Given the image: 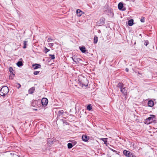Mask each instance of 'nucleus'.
I'll return each mask as SVG.
<instances>
[{
	"label": "nucleus",
	"mask_w": 157,
	"mask_h": 157,
	"mask_svg": "<svg viewBox=\"0 0 157 157\" xmlns=\"http://www.w3.org/2000/svg\"><path fill=\"white\" fill-rule=\"evenodd\" d=\"M35 90V88L34 87H32L30 89V94H32L33 93Z\"/></svg>",
	"instance_id": "6ab92c4d"
},
{
	"label": "nucleus",
	"mask_w": 157,
	"mask_h": 157,
	"mask_svg": "<svg viewBox=\"0 0 157 157\" xmlns=\"http://www.w3.org/2000/svg\"><path fill=\"white\" fill-rule=\"evenodd\" d=\"M87 109L88 110H90L92 109V107L90 105H89L87 106Z\"/></svg>",
	"instance_id": "4be33fe9"
},
{
	"label": "nucleus",
	"mask_w": 157,
	"mask_h": 157,
	"mask_svg": "<svg viewBox=\"0 0 157 157\" xmlns=\"http://www.w3.org/2000/svg\"><path fill=\"white\" fill-rule=\"evenodd\" d=\"M104 23V18H101L99 21L97 22L98 24L100 25H103Z\"/></svg>",
	"instance_id": "6e6552de"
},
{
	"label": "nucleus",
	"mask_w": 157,
	"mask_h": 157,
	"mask_svg": "<svg viewBox=\"0 0 157 157\" xmlns=\"http://www.w3.org/2000/svg\"><path fill=\"white\" fill-rule=\"evenodd\" d=\"M41 67V66L38 64H35L32 65V68L34 70L38 68H40Z\"/></svg>",
	"instance_id": "423d86ee"
},
{
	"label": "nucleus",
	"mask_w": 157,
	"mask_h": 157,
	"mask_svg": "<svg viewBox=\"0 0 157 157\" xmlns=\"http://www.w3.org/2000/svg\"><path fill=\"white\" fill-rule=\"evenodd\" d=\"M77 143L75 141H73L72 142V144L73 145H75Z\"/></svg>",
	"instance_id": "c85d7f7f"
},
{
	"label": "nucleus",
	"mask_w": 157,
	"mask_h": 157,
	"mask_svg": "<svg viewBox=\"0 0 157 157\" xmlns=\"http://www.w3.org/2000/svg\"><path fill=\"white\" fill-rule=\"evenodd\" d=\"M123 86V84L121 83H119L117 85V87H119L121 90Z\"/></svg>",
	"instance_id": "f3484780"
},
{
	"label": "nucleus",
	"mask_w": 157,
	"mask_h": 157,
	"mask_svg": "<svg viewBox=\"0 0 157 157\" xmlns=\"http://www.w3.org/2000/svg\"><path fill=\"white\" fill-rule=\"evenodd\" d=\"M73 145L72 143H69L67 144V147L69 149L71 148L72 147Z\"/></svg>",
	"instance_id": "aec40b11"
},
{
	"label": "nucleus",
	"mask_w": 157,
	"mask_h": 157,
	"mask_svg": "<svg viewBox=\"0 0 157 157\" xmlns=\"http://www.w3.org/2000/svg\"><path fill=\"white\" fill-rule=\"evenodd\" d=\"M76 13L78 16L80 17L84 13L80 9H78L76 11Z\"/></svg>",
	"instance_id": "1a4fd4ad"
},
{
	"label": "nucleus",
	"mask_w": 157,
	"mask_h": 157,
	"mask_svg": "<svg viewBox=\"0 0 157 157\" xmlns=\"http://www.w3.org/2000/svg\"><path fill=\"white\" fill-rule=\"evenodd\" d=\"M52 38H49L48 39L47 41L48 42H52Z\"/></svg>",
	"instance_id": "cd10ccee"
},
{
	"label": "nucleus",
	"mask_w": 157,
	"mask_h": 157,
	"mask_svg": "<svg viewBox=\"0 0 157 157\" xmlns=\"http://www.w3.org/2000/svg\"><path fill=\"white\" fill-rule=\"evenodd\" d=\"M13 75H10V77H11Z\"/></svg>",
	"instance_id": "4c0bfd02"
},
{
	"label": "nucleus",
	"mask_w": 157,
	"mask_h": 157,
	"mask_svg": "<svg viewBox=\"0 0 157 157\" xmlns=\"http://www.w3.org/2000/svg\"><path fill=\"white\" fill-rule=\"evenodd\" d=\"M80 51L82 53H85L86 51V48L84 46L79 47Z\"/></svg>",
	"instance_id": "4468645a"
},
{
	"label": "nucleus",
	"mask_w": 157,
	"mask_h": 157,
	"mask_svg": "<svg viewBox=\"0 0 157 157\" xmlns=\"http://www.w3.org/2000/svg\"><path fill=\"white\" fill-rule=\"evenodd\" d=\"M82 81H80L79 82L80 83V84L82 85V86H86L88 85L87 82L88 81L87 79L85 78L84 80Z\"/></svg>",
	"instance_id": "20e7f679"
},
{
	"label": "nucleus",
	"mask_w": 157,
	"mask_h": 157,
	"mask_svg": "<svg viewBox=\"0 0 157 157\" xmlns=\"http://www.w3.org/2000/svg\"><path fill=\"white\" fill-rule=\"evenodd\" d=\"M48 143L49 144H53V141L51 142L50 141H48Z\"/></svg>",
	"instance_id": "7c9ffc66"
},
{
	"label": "nucleus",
	"mask_w": 157,
	"mask_h": 157,
	"mask_svg": "<svg viewBox=\"0 0 157 157\" xmlns=\"http://www.w3.org/2000/svg\"><path fill=\"white\" fill-rule=\"evenodd\" d=\"M121 92L124 94V95L126 94L127 93V90L126 88L125 87H124L123 88H122L121 90Z\"/></svg>",
	"instance_id": "ddd939ff"
},
{
	"label": "nucleus",
	"mask_w": 157,
	"mask_h": 157,
	"mask_svg": "<svg viewBox=\"0 0 157 157\" xmlns=\"http://www.w3.org/2000/svg\"><path fill=\"white\" fill-rule=\"evenodd\" d=\"M147 104L149 106L152 107L154 105V102L152 101H149L148 102Z\"/></svg>",
	"instance_id": "f8f14e48"
},
{
	"label": "nucleus",
	"mask_w": 157,
	"mask_h": 157,
	"mask_svg": "<svg viewBox=\"0 0 157 157\" xmlns=\"http://www.w3.org/2000/svg\"><path fill=\"white\" fill-rule=\"evenodd\" d=\"M64 113V111L63 110H59L58 112V114L59 116L62 115Z\"/></svg>",
	"instance_id": "412c9836"
},
{
	"label": "nucleus",
	"mask_w": 157,
	"mask_h": 157,
	"mask_svg": "<svg viewBox=\"0 0 157 157\" xmlns=\"http://www.w3.org/2000/svg\"><path fill=\"white\" fill-rule=\"evenodd\" d=\"M155 116L154 115H151L150 116L147 118L146 120V122L147 124H149L151 123L153 120Z\"/></svg>",
	"instance_id": "f03ea898"
},
{
	"label": "nucleus",
	"mask_w": 157,
	"mask_h": 157,
	"mask_svg": "<svg viewBox=\"0 0 157 157\" xmlns=\"http://www.w3.org/2000/svg\"><path fill=\"white\" fill-rule=\"evenodd\" d=\"M49 50L48 49L46 48H45V49H44V52L45 53H46L48 52L49 51Z\"/></svg>",
	"instance_id": "393cba45"
},
{
	"label": "nucleus",
	"mask_w": 157,
	"mask_h": 157,
	"mask_svg": "<svg viewBox=\"0 0 157 157\" xmlns=\"http://www.w3.org/2000/svg\"><path fill=\"white\" fill-rule=\"evenodd\" d=\"M98 41V37L96 36H94V43L96 44Z\"/></svg>",
	"instance_id": "dca6fc26"
},
{
	"label": "nucleus",
	"mask_w": 157,
	"mask_h": 157,
	"mask_svg": "<svg viewBox=\"0 0 157 157\" xmlns=\"http://www.w3.org/2000/svg\"><path fill=\"white\" fill-rule=\"evenodd\" d=\"M148 44H149V42H148V40H146L145 41V42L144 43V44L146 46H147Z\"/></svg>",
	"instance_id": "a878e982"
},
{
	"label": "nucleus",
	"mask_w": 157,
	"mask_h": 157,
	"mask_svg": "<svg viewBox=\"0 0 157 157\" xmlns=\"http://www.w3.org/2000/svg\"><path fill=\"white\" fill-rule=\"evenodd\" d=\"M40 72V71H35L34 72L33 74L35 75H38Z\"/></svg>",
	"instance_id": "b1692460"
},
{
	"label": "nucleus",
	"mask_w": 157,
	"mask_h": 157,
	"mask_svg": "<svg viewBox=\"0 0 157 157\" xmlns=\"http://www.w3.org/2000/svg\"><path fill=\"white\" fill-rule=\"evenodd\" d=\"M140 21L142 22H144V17H143L141 18L140 19Z\"/></svg>",
	"instance_id": "bb28decb"
},
{
	"label": "nucleus",
	"mask_w": 157,
	"mask_h": 157,
	"mask_svg": "<svg viewBox=\"0 0 157 157\" xmlns=\"http://www.w3.org/2000/svg\"><path fill=\"white\" fill-rule=\"evenodd\" d=\"M33 109V110H37V109Z\"/></svg>",
	"instance_id": "c9c22d12"
},
{
	"label": "nucleus",
	"mask_w": 157,
	"mask_h": 157,
	"mask_svg": "<svg viewBox=\"0 0 157 157\" xmlns=\"http://www.w3.org/2000/svg\"><path fill=\"white\" fill-rule=\"evenodd\" d=\"M10 71H11V70H10Z\"/></svg>",
	"instance_id": "58836bf2"
},
{
	"label": "nucleus",
	"mask_w": 157,
	"mask_h": 157,
	"mask_svg": "<svg viewBox=\"0 0 157 157\" xmlns=\"http://www.w3.org/2000/svg\"><path fill=\"white\" fill-rule=\"evenodd\" d=\"M125 71H126V72H128L129 70L128 68H126L125 69Z\"/></svg>",
	"instance_id": "473e14b6"
},
{
	"label": "nucleus",
	"mask_w": 157,
	"mask_h": 157,
	"mask_svg": "<svg viewBox=\"0 0 157 157\" xmlns=\"http://www.w3.org/2000/svg\"><path fill=\"white\" fill-rule=\"evenodd\" d=\"M48 45L49 46L52 47L53 45V43H49Z\"/></svg>",
	"instance_id": "c756f323"
},
{
	"label": "nucleus",
	"mask_w": 157,
	"mask_h": 157,
	"mask_svg": "<svg viewBox=\"0 0 157 157\" xmlns=\"http://www.w3.org/2000/svg\"><path fill=\"white\" fill-rule=\"evenodd\" d=\"M128 24L130 26H132L133 24V20L130 19L128 22Z\"/></svg>",
	"instance_id": "2eb2a0df"
},
{
	"label": "nucleus",
	"mask_w": 157,
	"mask_h": 157,
	"mask_svg": "<svg viewBox=\"0 0 157 157\" xmlns=\"http://www.w3.org/2000/svg\"><path fill=\"white\" fill-rule=\"evenodd\" d=\"M38 101L37 100H33L31 103V105L32 106L35 107H37V103Z\"/></svg>",
	"instance_id": "9d476101"
},
{
	"label": "nucleus",
	"mask_w": 157,
	"mask_h": 157,
	"mask_svg": "<svg viewBox=\"0 0 157 157\" xmlns=\"http://www.w3.org/2000/svg\"><path fill=\"white\" fill-rule=\"evenodd\" d=\"M26 48V45H24V46L23 47V48Z\"/></svg>",
	"instance_id": "f704fd0d"
},
{
	"label": "nucleus",
	"mask_w": 157,
	"mask_h": 157,
	"mask_svg": "<svg viewBox=\"0 0 157 157\" xmlns=\"http://www.w3.org/2000/svg\"><path fill=\"white\" fill-rule=\"evenodd\" d=\"M27 43V41H24V44L25 45H26V44Z\"/></svg>",
	"instance_id": "72a5a7b5"
},
{
	"label": "nucleus",
	"mask_w": 157,
	"mask_h": 157,
	"mask_svg": "<svg viewBox=\"0 0 157 157\" xmlns=\"http://www.w3.org/2000/svg\"><path fill=\"white\" fill-rule=\"evenodd\" d=\"M17 65L18 67H20L23 65V64L22 62L19 61L17 63Z\"/></svg>",
	"instance_id": "a211bd4d"
},
{
	"label": "nucleus",
	"mask_w": 157,
	"mask_h": 157,
	"mask_svg": "<svg viewBox=\"0 0 157 157\" xmlns=\"http://www.w3.org/2000/svg\"><path fill=\"white\" fill-rule=\"evenodd\" d=\"M73 61H74V62H76V61H75V59H73Z\"/></svg>",
	"instance_id": "e433bc0d"
},
{
	"label": "nucleus",
	"mask_w": 157,
	"mask_h": 157,
	"mask_svg": "<svg viewBox=\"0 0 157 157\" xmlns=\"http://www.w3.org/2000/svg\"><path fill=\"white\" fill-rule=\"evenodd\" d=\"M10 71H11V70H10Z\"/></svg>",
	"instance_id": "ea45409f"
},
{
	"label": "nucleus",
	"mask_w": 157,
	"mask_h": 157,
	"mask_svg": "<svg viewBox=\"0 0 157 157\" xmlns=\"http://www.w3.org/2000/svg\"><path fill=\"white\" fill-rule=\"evenodd\" d=\"M123 4L122 2H120L118 4V9L124 11L126 10L125 8H123Z\"/></svg>",
	"instance_id": "39448f33"
},
{
	"label": "nucleus",
	"mask_w": 157,
	"mask_h": 157,
	"mask_svg": "<svg viewBox=\"0 0 157 157\" xmlns=\"http://www.w3.org/2000/svg\"><path fill=\"white\" fill-rule=\"evenodd\" d=\"M9 92V89L7 86H3L0 90V95L5 96Z\"/></svg>",
	"instance_id": "f257e3e1"
},
{
	"label": "nucleus",
	"mask_w": 157,
	"mask_h": 157,
	"mask_svg": "<svg viewBox=\"0 0 157 157\" xmlns=\"http://www.w3.org/2000/svg\"><path fill=\"white\" fill-rule=\"evenodd\" d=\"M89 139V137H88L86 135H83L82 137V140L84 141H87Z\"/></svg>",
	"instance_id": "9b49d317"
},
{
	"label": "nucleus",
	"mask_w": 157,
	"mask_h": 157,
	"mask_svg": "<svg viewBox=\"0 0 157 157\" xmlns=\"http://www.w3.org/2000/svg\"><path fill=\"white\" fill-rule=\"evenodd\" d=\"M48 99L45 98H43L41 100V103L43 106H45L48 104Z\"/></svg>",
	"instance_id": "7ed1b4c3"
},
{
	"label": "nucleus",
	"mask_w": 157,
	"mask_h": 157,
	"mask_svg": "<svg viewBox=\"0 0 157 157\" xmlns=\"http://www.w3.org/2000/svg\"><path fill=\"white\" fill-rule=\"evenodd\" d=\"M124 154L127 156L129 157H132L131 156V154H130V152L129 151H127L125 150H124L123 151Z\"/></svg>",
	"instance_id": "0eeeda50"
},
{
	"label": "nucleus",
	"mask_w": 157,
	"mask_h": 157,
	"mask_svg": "<svg viewBox=\"0 0 157 157\" xmlns=\"http://www.w3.org/2000/svg\"><path fill=\"white\" fill-rule=\"evenodd\" d=\"M50 56H51V57L50 58L51 59H54L55 58V55H49Z\"/></svg>",
	"instance_id": "5701e85b"
},
{
	"label": "nucleus",
	"mask_w": 157,
	"mask_h": 157,
	"mask_svg": "<svg viewBox=\"0 0 157 157\" xmlns=\"http://www.w3.org/2000/svg\"><path fill=\"white\" fill-rule=\"evenodd\" d=\"M17 85H18V88H19L20 87L21 85L19 84H17Z\"/></svg>",
	"instance_id": "2f4dec72"
}]
</instances>
